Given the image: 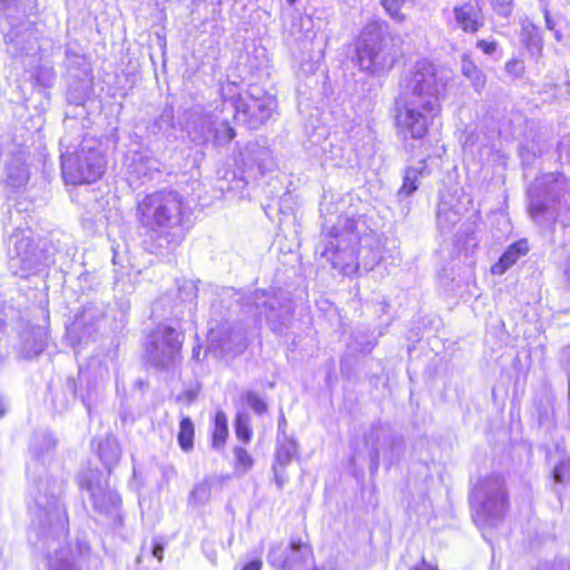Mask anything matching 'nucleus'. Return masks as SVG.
Instances as JSON below:
<instances>
[{
	"mask_svg": "<svg viewBox=\"0 0 570 570\" xmlns=\"http://www.w3.org/2000/svg\"><path fill=\"white\" fill-rule=\"evenodd\" d=\"M440 85L438 67L429 59L417 60L400 80L392 109L400 137L423 140L430 136L434 119L442 111Z\"/></svg>",
	"mask_w": 570,
	"mask_h": 570,
	"instance_id": "nucleus-1",
	"label": "nucleus"
},
{
	"mask_svg": "<svg viewBox=\"0 0 570 570\" xmlns=\"http://www.w3.org/2000/svg\"><path fill=\"white\" fill-rule=\"evenodd\" d=\"M135 216L137 223L150 234L145 239V248L151 254H158L161 244H156V238H163L166 246H177L184 235L174 234L171 229L180 227L184 217V203L181 196L169 189H159L146 194L136 205Z\"/></svg>",
	"mask_w": 570,
	"mask_h": 570,
	"instance_id": "nucleus-2",
	"label": "nucleus"
},
{
	"mask_svg": "<svg viewBox=\"0 0 570 570\" xmlns=\"http://www.w3.org/2000/svg\"><path fill=\"white\" fill-rule=\"evenodd\" d=\"M381 20L368 21L354 40V62L370 73L387 72L399 62V55L389 46L393 37Z\"/></svg>",
	"mask_w": 570,
	"mask_h": 570,
	"instance_id": "nucleus-3",
	"label": "nucleus"
},
{
	"mask_svg": "<svg viewBox=\"0 0 570 570\" xmlns=\"http://www.w3.org/2000/svg\"><path fill=\"white\" fill-rule=\"evenodd\" d=\"M108 159L97 140H82L60 155V174L65 185H92L106 174Z\"/></svg>",
	"mask_w": 570,
	"mask_h": 570,
	"instance_id": "nucleus-4",
	"label": "nucleus"
},
{
	"mask_svg": "<svg viewBox=\"0 0 570 570\" xmlns=\"http://www.w3.org/2000/svg\"><path fill=\"white\" fill-rule=\"evenodd\" d=\"M185 333L170 325H159L145 344V352L158 367L165 368L183 360Z\"/></svg>",
	"mask_w": 570,
	"mask_h": 570,
	"instance_id": "nucleus-5",
	"label": "nucleus"
},
{
	"mask_svg": "<svg viewBox=\"0 0 570 570\" xmlns=\"http://www.w3.org/2000/svg\"><path fill=\"white\" fill-rule=\"evenodd\" d=\"M274 100L266 96L246 94L236 105L234 118L248 129H258L273 115Z\"/></svg>",
	"mask_w": 570,
	"mask_h": 570,
	"instance_id": "nucleus-6",
	"label": "nucleus"
},
{
	"mask_svg": "<svg viewBox=\"0 0 570 570\" xmlns=\"http://www.w3.org/2000/svg\"><path fill=\"white\" fill-rule=\"evenodd\" d=\"M484 483L491 492L485 495L478 513L484 519L502 517L510 507L509 491L503 480L499 476H492L484 480Z\"/></svg>",
	"mask_w": 570,
	"mask_h": 570,
	"instance_id": "nucleus-7",
	"label": "nucleus"
},
{
	"mask_svg": "<svg viewBox=\"0 0 570 570\" xmlns=\"http://www.w3.org/2000/svg\"><path fill=\"white\" fill-rule=\"evenodd\" d=\"M456 26L464 33L474 35L484 26L482 0H468L453 8Z\"/></svg>",
	"mask_w": 570,
	"mask_h": 570,
	"instance_id": "nucleus-8",
	"label": "nucleus"
},
{
	"mask_svg": "<svg viewBox=\"0 0 570 570\" xmlns=\"http://www.w3.org/2000/svg\"><path fill=\"white\" fill-rule=\"evenodd\" d=\"M529 244L525 238H520L510 244L499 259L491 266L493 275H502L511 268L521 257L529 253Z\"/></svg>",
	"mask_w": 570,
	"mask_h": 570,
	"instance_id": "nucleus-9",
	"label": "nucleus"
},
{
	"mask_svg": "<svg viewBox=\"0 0 570 570\" xmlns=\"http://www.w3.org/2000/svg\"><path fill=\"white\" fill-rule=\"evenodd\" d=\"M228 419L225 412L216 411L213 417L210 430V446L216 450L223 449L228 440Z\"/></svg>",
	"mask_w": 570,
	"mask_h": 570,
	"instance_id": "nucleus-10",
	"label": "nucleus"
},
{
	"mask_svg": "<svg viewBox=\"0 0 570 570\" xmlns=\"http://www.w3.org/2000/svg\"><path fill=\"white\" fill-rule=\"evenodd\" d=\"M195 433V423L191 417L181 416L178 423L177 443L183 452L189 453L194 450Z\"/></svg>",
	"mask_w": 570,
	"mask_h": 570,
	"instance_id": "nucleus-11",
	"label": "nucleus"
},
{
	"mask_svg": "<svg viewBox=\"0 0 570 570\" xmlns=\"http://www.w3.org/2000/svg\"><path fill=\"white\" fill-rule=\"evenodd\" d=\"M522 45L534 56H541L543 50V41L540 30L537 26L528 23L521 30Z\"/></svg>",
	"mask_w": 570,
	"mask_h": 570,
	"instance_id": "nucleus-12",
	"label": "nucleus"
},
{
	"mask_svg": "<svg viewBox=\"0 0 570 570\" xmlns=\"http://www.w3.org/2000/svg\"><path fill=\"white\" fill-rule=\"evenodd\" d=\"M422 175L423 168L406 167L397 194L404 197L411 196L419 188V180Z\"/></svg>",
	"mask_w": 570,
	"mask_h": 570,
	"instance_id": "nucleus-13",
	"label": "nucleus"
},
{
	"mask_svg": "<svg viewBox=\"0 0 570 570\" xmlns=\"http://www.w3.org/2000/svg\"><path fill=\"white\" fill-rule=\"evenodd\" d=\"M296 444L292 440L279 443L275 453L274 470H282L289 464L295 455Z\"/></svg>",
	"mask_w": 570,
	"mask_h": 570,
	"instance_id": "nucleus-14",
	"label": "nucleus"
},
{
	"mask_svg": "<svg viewBox=\"0 0 570 570\" xmlns=\"http://www.w3.org/2000/svg\"><path fill=\"white\" fill-rule=\"evenodd\" d=\"M219 95L224 102H229L236 109V105L244 98L242 87L236 81L225 80L219 83Z\"/></svg>",
	"mask_w": 570,
	"mask_h": 570,
	"instance_id": "nucleus-15",
	"label": "nucleus"
},
{
	"mask_svg": "<svg viewBox=\"0 0 570 570\" xmlns=\"http://www.w3.org/2000/svg\"><path fill=\"white\" fill-rule=\"evenodd\" d=\"M236 439L242 443H249L253 439L250 417L244 413H237L234 420Z\"/></svg>",
	"mask_w": 570,
	"mask_h": 570,
	"instance_id": "nucleus-16",
	"label": "nucleus"
},
{
	"mask_svg": "<svg viewBox=\"0 0 570 570\" xmlns=\"http://www.w3.org/2000/svg\"><path fill=\"white\" fill-rule=\"evenodd\" d=\"M233 452L235 455L234 469L236 472L245 473L253 468L254 459L247 449L235 446Z\"/></svg>",
	"mask_w": 570,
	"mask_h": 570,
	"instance_id": "nucleus-17",
	"label": "nucleus"
},
{
	"mask_svg": "<svg viewBox=\"0 0 570 570\" xmlns=\"http://www.w3.org/2000/svg\"><path fill=\"white\" fill-rule=\"evenodd\" d=\"M380 3L392 19L396 21L405 20L402 9L407 3V0H381Z\"/></svg>",
	"mask_w": 570,
	"mask_h": 570,
	"instance_id": "nucleus-18",
	"label": "nucleus"
},
{
	"mask_svg": "<svg viewBox=\"0 0 570 570\" xmlns=\"http://www.w3.org/2000/svg\"><path fill=\"white\" fill-rule=\"evenodd\" d=\"M242 399L257 415H262L267 412V403L257 392L252 390L247 391L243 394Z\"/></svg>",
	"mask_w": 570,
	"mask_h": 570,
	"instance_id": "nucleus-19",
	"label": "nucleus"
},
{
	"mask_svg": "<svg viewBox=\"0 0 570 570\" xmlns=\"http://www.w3.org/2000/svg\"><path fill=\"white\" fill-rule=\"evenodd\" d=\"M107 502L112 507H119L121 504V498L117 493L105 492L95 500V509L101 513H107L109 510Z\"/></svg>",
	"mask_w": 570,
	"mask_h": 570,
	"instance_id": "nucleus-20",
	"label": "nucleus"
},
{
	"mask_svg": "<svg viewBox=\"0 0 570 570\" xmlns=\"http://www.w3.org/2000/svg\"><path fill=\"white\" fill-rule=\"evenodd\" d=\"M552 478L557 483L570 482V458L562 459L556 464Z\"/></svg>",
	"mask_w": 570,
	"mask_h": 570,
	"instance_id": "nucleus-21",
	"label": "nucleus"
},
{
	"mask_svg": "<svg viewBox=\"0 0 570 570\" xmlns=\"http://www.w3.org/2000/svg\"><path fill=\"white\" fill-rule=\"evenodd\" d=\"M464 77L470 80L471 86L476 92L480 94L485 89L487 76L481 69L469 72L464 75Z\"/></svg>",
	"mask_w": 570,
	"mask_h": 570,
	"instance_id": "nucleus-22",
	"label": "nucleus"
},
{
	"mask_svg": "<svg viewBox=\"0 0 570 570\" xmlns=\"http://www.w3.org/2000/svg\"><path fill=\"white\" fill-rule=\"evenodd\" d=\"M480 69L475 62V59L470 52H464L461 56V72L462 75H466L469 72L475 71Z\"/></svg>",
	"mask_w": 570,
	"mask_h": 570,
	"instance_id": "nucleus-23",
	"label": "nucleus"
},
{
	"mask_svg": "<svg viewBox=\"0 0 570 570\" xmlns=\"http://www.w3.org/2000/svg\"><path fill=\"white\" fill-rule=\"evenodd\" d=\"M504 69L508 73L519 77L522 75L524 67L520 59L511 58L505 62Z\"/></svg>",
	"mask_w": 570,
	"mask_h": 570,
	"instance_id": "nucleus-24",
	"label": "nucleus"
},
{
	"mask_svg": "<svg viewBox=\"0 0 570 570\" xmlns=\"http://www.w3.org/2000/svg\"><path fill=\"white\" fill-rule=\"evenodd\" d=\"M197 396L198 392L196 390H185L177 395L176 402L181 403L185 406H189L197 400Z\"/></svg>",
	"mask_w": 570,
	"mask_h": 570,
	"instance_id": "nucleus-25",
	"label": "nucleus"
},
{
	"mask_svg": "<svg viewBox=\"0 0 570 570\" xmlns=\"http://www.w3.org/2000/svg\"><path fill=\"white\" fill-rule=\"evenodd\" d=\"M475 47L485 55H493L498 49V42L495 40L479 39L475 42Z\"/></svg>",
	"mask_w": 570,
	"mask_h": 570,
	"instance_id": "nucleus-26",
	"label": "nucleus"
},
{
	"mask_svg": "<svg viewBox=\"0 0 570 570\" xmlns=\"http://www.w3.org/2000/svg\"><path fill=\"white\" fill-rule=\"evenodd\" d=\"M493 10H497L500 14L508 16L513 0H488Z\"/></svg>",
	"mask_w": 570,
	"mask_h": 570,
	"instance_id": "nucleus-27",
	"label": "nucleus"
},
{
	"mask_svg": "<svg viewBox=\"0 0 570 570\" xmlns=\"http://www.w3.org/2000/svg\"><path fill=\"white\" fill-rule=\"evenodd\" d=\"M263 561L261 559H254L247 562L242 570H262Z\"/></svg>",
	"mask_w": 570,
	"mask_h": 570,
	"instance_id": "nucleus-28",
	"label": "nucleus"
},
{
	"mask_svg": "<svg viewBox=\"0 0 570 570\" xmlns=\"http://www.w3.org/2000/svg\"><path fill=\"white\" fill-rule=\"evenodd\" d=\"M411 570H439L436 567L431 566L422 558Z\"/></svg>",
	"mask_w": 570,
	"mask_h": 570,
	"instance_id": "nucleus-29",
	"label": "nucleus"
},
{
	"mask_svg": "<svg viewBox=\"0 0 570 570\" xmlns=\"http://www.w3.org/2000/svg\"><path fill=\"white\" fill-rule=\"evenodd\" d=\"M164 548L160 543L156 542L153 546V554L159 560H163Z\"/></svg>",
	"mask_w": 570,
	"mask_h": 570,
	"instance_id": "nucleus-30",
	"label": "nucleus"
},
{
	"mask_svg": "<svg viewBox=\"0 0 570 570\" xmlns=\"http://www.w3.org/2000/svg\"><path fill=\"white\" fill-rule=\"evenodd\" d=\"M547 210V206L544 204H537L530 208V213L532 216L544 213Z\"/></svg>",
	"mask_w": 570,
	"mask_h": 570,
	"instance_id": "nucleus-31",
	"label": "nucleus"
},
{
	"mask_svg": "<svg viewBox=\"0 0 570 570\" xmlns=\"http://www.w3.org/2000/svg\"><path fill=\"white\" fill-rule=\"evenodd\" d=\"M236 131L233 127H230L228 124H226V138L227 140H232L235 138Z\"/></svg>",
	"mask_w": 570,
	"mask_h": 570,
	"instance_id": "nucleus-32",
	"label": "nucleus"
},
{
	"mask_svg": "<svg viewBox=\"0 0 570 570\" xmlns=\"http://www.w3.org/2000/svg\"><path fill=\"white\" fill-rule=\"evenodd\" d=\"M544 20H546L547 28L552 30L553 29V22H552V20L550 18V14H549L548 11H546V13H544Z\"/></svg>",
	"mask_w": 570,
	"mask_h": 570,
	"instance_id": "nucleus-33",
	"label": "nucleus"
},
{
	"mask_svg": "<svg viewBox=\"0 0 570 570\" xmlns=\"http://www.w3.org/2000/svg\"><path fill=\"white\" fill-rule=\"evenodd\" d=\"M6 411V405L0 401V417L4 415Z\"/></svg>",
	"mask_w": 570,
	"mask_h": 570,
	"instance_id": "nucleus-34",
	"label": "nucleus"
},
{
	"mask_svg": "<svg viewBox=\"0 0 570 570\" xmlns=\"http://www.w3.org/2000/svg\"><path fill=\"white\" fill-rule=\"evenodd\" d=\"M9 0H0V10L3 9Z\"/></svg>",
	"mask_w": 570,
	"mask_h": 570,
	"instance_id": "nucleus-35",
	"label": "nucleus"
},
{
	"mask_svg": "<svg viewBox=\"0 0 570 570\" xmlns=\"http://www.w3.org/2000/svg\"><path fill=\"white\" fill-rule=\"evenodd\" d=\"M42 350H43V344H42V343H40V345H39V347H38V350H37V353H38V354H39V353H41V352H42Z\"/></svg>",
	"mask_w": 570,
	"mask_h": 570,
	"instance_id": "nucleus-36",
	"label": "nucleus"
}]
</instances>
